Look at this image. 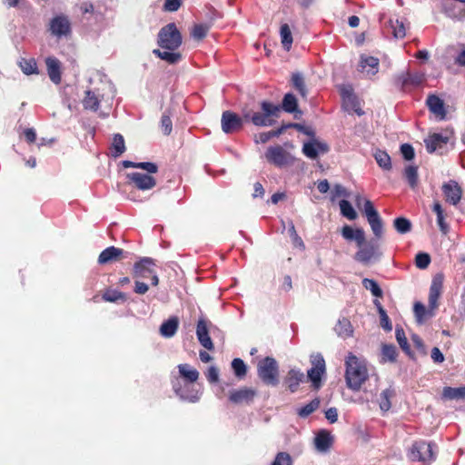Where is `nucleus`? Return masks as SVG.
<instances>
[{"label": "nucleus", "instance_id": "f257e3e1", "mask_svg": "<svg viewBox=\"0 0 465 465\" xmlns=\"http://www.w3.org/2000/svg\"><path fill=\"white\" fill-rule=\"evenodd\" d=\"M261 112H252L248 108L242 110V116L232 111H224L222 114V130L225 134H233L242 129L244 123H252L255 126H272L280 116L279 104L269 101L260 104Z\"/></svg>", "mask_w": 465, "mask_h": 465}, {"label": "nucleus", "instance_id": "f03ea898", "mask_svg": "<svg viewBox=\"0 0 465 465\" xmlns=\"http://www.w3.org/2000/svg\"><path fill=\"white\" fill-rule=\"evenodd\" d=\"M122 164L124 168H140L147 172V173L138 172L127 173L128 184L142 191L153 189L156 185V180L151 175L158 172L156 163L151 162L134 163L125 160L122 162Z\"/></svg>", "mask_w": 465, "mask_h": 465}, {"label": "nucleus", "instance_id": "7ed1b4c3", "mask_svg": "<svg viewBox=\"0 0 465 465\" xmlns=\"http://www.w3.org/2000/svg\"><path fill=\"white\" fill-rule=\"evenodd\" d=\"M345 381L347 387L354 391H359L368 380L369 373L366 364L355 355L350 353L345 361Z\"/></svg>", "mask_w": 465, "mask_h": 465}, {"label": "nucleus", "instance_id": "20e7f679", "mask_svg": "<svg viewBox=\"0 0 465 465\" xmlns=\"http://www.w3.org/2000/svg\"><path fill=\"white\" fill-rule=\"evenodd\" d=\"M182 43V35L174 23H169L160 29L157 35V44L160 47L175 51Z\"/></svg>", "mask_w": 465, "mask_h": 465}, {"label": "nucleus", "instance_id": "39448f33", "mask_svg": "<svg viewBox=\"0 0 465 465\" xmlns=\"http://www.w3.org/2000/svg\"><path fill=\"white\" fill-rule=\"evenodd\" d=\"M257 374L265 385L277 386L280 381L278 362L272 357H265L257 364Z\"/></svg>", "mask_w": 465, "mask_h": 465}, {"label": "nucleus", "instance_id": "423d86ee", "mask_svg": "<svg viewBox=\"0 0 465 465\" xmlns=\"http://www.w3.org/2000/svg\"><path fill=\"white\" fill-rule=\"evenodd\" d=\"M436 449L437 446L433 442L417 440L411 445L408 455L412 461H420L423 464H430L436 460Z\"/></svg>", "mask_w": 465, "mask_h": 465}, {"label": "nucleus", "instance_id": "0eeeda50", "mask_svg": "<svg viewBox=\"0 0 465 465\" xmlns=\"http://www.w3.org/2000/svg\"><path fill=\"white\" fill-rule=\"evenodd\" d=\"M425 81V74L422 73L402 72L393 77L394 85L401 91H407L410 88L418 87Z\"/></svg>", "mask_w": 465, "mask_h": 465}, {"label": "nucleus", "instance_id": "6e6552de", "mask_svg": "<svg viewBox=\"0 0 465 465\" xmlns=\"http://www.w3.org/2000/svg\"><path fill=\"white\" fill-rule=\"evenodd\" d=\"M311 363L312 368L308 370L307 376L312 388L319 390L322 387V377L326 371L325 361L322 354L317 353L311 357Z\"/></svg>", "mask_w": 465, "mask_h": 465}, {"label": "nucleus", "instance_id": "1a4fd4ad", "mask_svg": "<svg viewBox=\"0 0 465 465\" xmlns=\"http://www.w3.org/2000/svg\"><path fill=\"white\" fill-rule=\"evenodd\" d=\"M363 211L374 236L377 240L381 239L383 234V223L371 201H364Z\"/></svg>", "mask_w": 465, "mask_h": 465}, {"label": "nucleus", "instance_id": "9d476101", "mask_svg": "<svg viewBox=\"0 0 465 465\" xmlns=\"http://www.w3.org/2000/svg\"><path fill=\"white\" fill-rule=\"evenodd\" d=\"M264 156L268 163L280 168L292 163V155L281 145L268 147Z\"/></svg>", "mask_w": 465, "mask_h": 465}, {"label": "nucleus", "instance_id": "9b49d317", "mask_svg": "<svg viewBox=\"0 0 465 465\" xmlns=\"http://www.w3.org/2000/svg\"><path fill=\"white\" fill-rule=\"evenodd\" d=\"M49 31L51 35L58 38L69 36L72 33L69 18L64 15H55L50 20Z\"/></svg>", "mask_w": 465, "mask_h": 465}, {"label": "nucleus", "instance_id": "f8f14e48", "mask_svg": "<svg viewBox=\"0 0 465 465\" xmlns=\"http://www.w3.org/2000/svg\"><path fill=\"white\" fill-rule=\"evenodd\" d=\"M381 255L379 251V244L373 241L364 242L361 247H359V251L356 252L354 259L362 263H368L372 259H377Z\"/></svg>", "mask_w": 465, "mask_h": 465}, {"label": "nucleus", "instance_id": "ddd939ff", "mask_svg": "<svg viewBox=\"0 0 465 465\" xmlns=\"http://www.w3.org/2000/svg\"><path fill=\"white\" fill-rule=\"evenodd\" d=\"M444 282V274L442 272L436 273L431 281L429 292V306L431 310H435L439 306V299L441 295Z\"/></svg>", "mask_w": 465, "mask_h": 465}, {"label": "nucleus", "instance_id": "4468645a", "mask_svg": "<svg viewBox=\"0 0 465 465\" xmlns=\"http://www.w3.org/2000/svg\"><path fill=\"white\" fill-rule=\"evenodd\" d=\"M446 203L457 205L462 197V189L454 180L444 183L441 187Z\"/></svg>", "mask_w": 465, "mask_h": 465}, {"label": "nucleus", "instance_id": "2eb2a0df", "mask_svg": "<svg viewBox=\"0 0 465 465\" xmlns=\"http://www.w3.org/2000/svg\"><path fill=\"white\" fill-rule=\"evenodd\" d=\"M257 392L254 389L242 387L229 391L228 399L233 404H250L253 401Z\"/></svg>", "mask_w": 465, "mask_h": 465}, {"label": "nucleus", "instance_id": "dca6fc26", "mask_svg": "<svg viewBox=\"0 0 465 465\" xmlns=\"http://www.w3.org/2000/svg\"><path fill=\"white\" fill-rule=\"evenodd\" d=\"M155 265L153 259L150 257H143L134 264L133 277L134 278H146L153 272V267Z\"/></svg>", "mask_w": 465, "mask_h": 465}, {"label": "nucleus", "instance_id": "f3484780", "mask_svg": "<svg viewBox=\"0 0 465 465\" xmlns=\"http://www.w3.org/2000/svg\"><path fill=\"white\" fill-rule=\"evenodd\" d=\"M196 336L200 344L206 350L213 351L214 349L213 343L209 335L208 322L203 318L199 319L197 322Z\"/></svg>", "mask_w": 465, "mask_h": 465}, {"label": "nucleus", "instance_id": "a211bd4d", "mask_svg": "<svg viewBox=\"0 0 465 465\" xmlns=\"http://www.w3.org/2000/svg\"><path fill=\"white\" fill-rule=\"evenodd\" d=\"M450 135L441 134H432L424 140L427 152L432 153L437 150L442 149L450 141Z\"/></svg>", "mask_w": 465, "mask_h": 465}, {"label": "nucleus", "instance_id": "6ab92c4d", "mask_svg": "<svg viewBox=\"0 0 465 465\" xmlns=\"http://www.w3.org/2000/svg\"><path fill=\"white\" fill-rule=\"evenodd\" d=\"M124 250L115 246L105 248L98 256L99 264H107L113 262H118L124 258Z\"/></svg>", "mask_w": 465, "mask_h": 465}, {"label": "nucleus", "instance_id": "aec40b11", "mask_svg": "<svg viewBox=\"0 0 465 465\" xmlns=\"http://www.w3.org/2000/svg\"><path fill=\"white\" fill-rule=\"evenodd\" d=\"M426 104L429 110L440 120L446 118L447 112L444 102L438 95L434 94H429L426 100Z\"/></svg>", "mask_w": 465, "mask_h": 465}, {"label": "nucleus", "instance_id": "412c9836", "mask_svg": "<svg viewBox=\"0 0 465 465\" xmlns=\"http://www.w3.org/2000/svg\"><path fill=\"white\" fill-rule=\"evenodd\" d=\"M341 235L347 241H355L358 247L365 242V232L361 228L353 229L350 225L341 228Z\"/></svg>", "mask_w": 465, "mask_h": 465}, {"label": "nucleus", "instance_id": "4be33fe9", "mask_svg": "<svg viewBox=\"0 0 465 465\" xmlns=\"http://www.w3.org/2000/svg\"><path fill=\"white\" fill-rule=\"evenodd\" d=\"M45 64L50 80L54 84L61 82V62L55 57L45 58Z\"/></svg>", "mask_w": 465, "mask_h": 465}, {"label": "nucleus", "instance_id": "5701e85b", "mask_svg": "<svg viewBox=\"0 0 465 465\" xmlns=\"http://www.w3.org/2000/svg\"><path fill=\"white\" fill-rule=\"evenodd\" d=\"M379 59L370 55H361L360 67L361 72H366L368 75H375L379 69Z\"/></svg>", "mask_w": 465, "mask_h": 465}, {"label": "nucleus", "instance_id": "b1692460", "mask_svg": "<svg viewBox=\"0 0 465 465\" xmlns=\"http://www.w3.org/2000/svg\"><path fill=\"white\" fill-rule=\"evenodd\" d=\"M179 375L186 383H193L199 379V371L187 363L177 366Z\"/></svg>", "mask_w": 465, "mask_h": 465}, {"label": "nucleus", "instance_id": "393cba45", "mask_svg": "<svg viewBox=\"0 0 465 465\" xmlns=\"http://www.w3.org/2000/svg\"><path fill=\"white\" fill-rule=\"evenodd\" d=\"M179 327V319L177 316H172L167 321L163 322L160 326V333L163 337H173Z\"/></svg>", "mask_w": 465, "mask_h": 465}, {"label": "nucleus", "instance_id": "a878e982", "mask_svg": "<svg viewBox=\"0 0 465 465\" xmlns=\"http://www.w3.org/2000/svg\"><path fill=\"white\" fill-rule=\"evenodd\" d=\"M304 380V374L303 372L292 369L289 371L285 382L287 384L288 389L291 392L297 391L299 385L301 382H302Z\"/></svg>", "mask_w": 465, "mask_h": 465}, {"label": "nucleus", "instance_id": "bb28decb", "mask_svg": "<svg viewBox=\"0 0 465 465\" xmlns=\"http://www.w3.org/2000/svg\"><path fill=\"white\" fill-rule=\"evenodd\" d=\"M314 441L317 450L327 451L332 445V437L327 430H322L316 435Z\"/></svg>", "mask_w": 465, "mask_h": 465}, {"label": "nucleus", "instance_id": "cd10ccee", "mask_svg": "<svg viewBox=\"0 0 465 465\" xmlns=\"http://www.w3.org/2000/svg\"><path fill=\"white\" fill-rule=\"evenodd\" d=\"M125 152V143L124 136L120 134L114 135L113 143L110 147V154L114 158H118Z\"/></svg>", "mask_w": 465, "mask_h": 465}, {"label": "nucleus", "instance_id": "c85d7f7f", "mask_svg": "<svg viewBox=\"0 0 465 465\" xmlns=\"http://www.w3.org/2000/svg\"><path fill=\"white\" fill-rule=\"evenodd\" d=\"M432 211L437 215V223L440 227V232L446 235L449 232L450 227L445 221V214L441 204L439 202H435L432 206Z\"/></svg>", "mask_w": 465, "mask_h": 465}, {"label": "nucleus", "instance_id": "c756f323", "mask_svg": "<svg viewBox=\"0 0 465 465\" xmlns=\"http://www.w3.org/2000/svg\"><path fill=\"white\" fill-rule=\"evenodd\" d=\"M395 396V391L391 388L383 390L379 398V405L382 411H388L391 407V399Z\"/></svg>", "mask_w": 465, "mask_h": 465}, {"label": "nucleus", "instance_id": "7c9ffc66", "mask_svg": "<svg viewBox=\"0 0 465 465\" xmlns=\"http://www.w3.org/2000/svg\"><path fill=\"white\" fill-rule=\"evenodd\" d=\"M153 54L162 60L166 61L170 64H175L182 59V54L174 51H161L159 49L153 50Z\"/></svg>", "mask_w": 465, "mask_h": 465}, {"label": "nucleus", "instance_id": "2f4dec72", "mask_svg": "<svg viewBox=\"0 0 465 465\" xmlns=\"http://www.w3.org/2000/svg\"><path fill=\"white\" fill-rule=\"evenodd\" d=\"M292 85L302 98H307L308 92L304 82V78L302 75V74L293 73L292 74Z\"/></svg>", "mask_w": 465, "mask_h": 465}, {"label": "nucleus", "instance_id": "473e14b6", "mask_svg": "<svg viewBox=\"0 0 465 465\" xmlns=\"http://www.w3.org/2000/svg\"><path fill=\"white\" fill-rule=\"evenodd\" d=\"M281 111L283 110L286 113H295L298 110V102L294 94L288 93L282 99V105H279Z\"/></svg>", "mask_w": 465, "mask_h": 465}, {"label": "nucleus", "instance_id": "72a5a7b5", "mask_svg": "<svg viewBox=\"0 0 465 465\" xmlns=\"http://www.w3.org/2000/svg\"><path fill=\"white\" fill-rule=\"evenodd\" d=\"M102 299L108 302H117L119 301L124 302L127 300V296L123 292L114 289H106L102 295Z\"/></svg>", "mask_w": 465, "mask_h": 465}, {"label": "nucleus", "instance_id": "f704fd0d", "mask_svg": "<svg viewBox=\"0 0 465 465\" xmlns=\"http://www.w3.org/2000/svg\"><path fill=\"white\" fill-rule=\"evenodd\" d=\"M280 35H281V42H282L283 48L286 51H289L291 49L292 42H293L292 31H291L289 25L283 24L281 25Z\"/></svg>", "mask_w": 465, "mask_h": 465}, {"label": "nucleus", "instance_id": "c9c22d12", "mask_svg": "<svg viewBox=\"0 0 465 465\" xmlns=\"http://www.w3.org/2000/svg\"><path fill=\"white\" fill-rule=\"evenodd\" d=\"M442 397L449 400L465 399V386L459 388L444 387Z\"/></svg>", "mask_w": 465, "mask_h": 465}, {"label": "nucleus", "instance_id": "e433bc0d", "mask_svg": "<svg viewBox=\"0 0 465 465\" xmlns=\"http://www.w3.org/2000/svg\"><path fill=\"white\" fill-rule=\"evenodd\" d=\"M335 331L338 335L344 338L351 336L353 332L351 322L346 318H342L338 321V323L335 326Z\"/></svg>", "mask_w": 465, "mask_h": 465}, {"label": "nucleus", "instance_id": "4c0bfd02", "mask_svg": "<svg viewBox=\"0 0 465 465\" xmlns=\"http://www.w3.org/2000/svg\"><path fill=\"white\" fill-rule=\"evenodd\" d=\"M398 356L397 349L393 344H383L381 348V362L396 361Z\"/></svg>", "mask_w": 465, "mask_h": 465}, {"label": "nucleus", "instance_id": "58836bf2", "mask_svg": "<svg viewBox=\"0 0 465 465\" xmlns=\"http://www.w3.org/2000/svg\"><path fill=\"white\" fill-rule=\"evenodd\" d=\"M374 158L381 168L385 171L391 170V156L385 151L378 150L374 153Z\"/></svg>", "mask_w": 465, "mask_h": 465}, {"label": "nucleus", "instance_id": "ea45409f", "mask_svg": "<svg viewBox=\"0 0 465 465\" xmlns=\"http://www.w3.org/2000/svg\"><path fill=\"white\" fill-rule=\"evenodd\" d=\"M100 101L97 96L91 91L85 92V96L83 100V105L85 109L97 111L99 108Z\"/></svg>", "mask_w": 465, "mask_h": 465}, {"label": "nucleus", "instance_id": "a19ab883", "mask_svg": "<svg viewBox=\"0 0 465 465\" xmlns=\"http://www.w3.org/2000/svg\"><path fill=\"white\" fill-rule=\"evenodd\" d=\"M389 25L395 38L401 39L406 35V29L402 21H400L399 19H390Z\"/></svg>", "mask_w": 465, "mask_h": 465}, {"label": "nucleus", "instance_id": "79ce46f5", "mask_svg": "<svg viewBox=\"0 0 465 465\" xmlns=\"http://www.w3.org/2000/svg\"><path fill=\"white\" fill-rule=\"evenodd\" d=\"M339 205L342 216L346 217L351 221L355 220L357 218V213L349 201L341 200Z\"/></svg>", "mask_w": 465, "mask_h": 465}, {"label": "nucleus", "instance_id": "37998d69", "mask_svg": "<svg viewBox=\"0 0 465 465\" xmlns=\"http://www.w3.org/2000/svg\"><path fill=\"white\" fill-rule=\"evenodd\" d=\"M320 406L319 398H315L306 405L300 408L297 411L298 415L302 418H306L313 413Z\"/></svg>", "mask_w": 465, "mask_h": 465}, {"label": "nucleus", "instance_id": "c03bdc74", "mask_svg": "<svg viewBox=\"0 0 465 465\" xmlns=\"http://www.w3.org/2000/svg\"><path fill=\"white\" fill-rule=\"evenodd\" d=\"M210 28L211 26L207 24L194 25L191 31V35L193 39L201 41L207 35Z\"/></svg>", "mask_w": 465, "mask_h": 465}, {"label": "nucleus", "instance_id": "a18cd8bd", "mask_svg": "<svg viewBox=\"0 0 465 465\" xmlns=\"http://www.w3.org/2000/svg\"><path fill=\"white\" fill-rule=\"evenodd\" d=\"M404 177L409 185L414 189L418 184V167L413 165L407 166L404 170Z\"/></svg>", "mask_w": 465, "mask_h": 465}, {"label": "nucleus", "instance_id": "49530a36", "mask_svg": "<svg viewBox=\"0 0 465 465\" xmlns=\"http://www.w3.org/2000/svg\"><path fill=\"white\" fill-rule=\"evenodd\" d=\"M232 368L233 370L234 375L240 380L243 379L247 374V366L240 358H235L232 360Z\"/></svg>", "mask_w": 465, "mask_h": 465}, {"label": "nucleus", "instance_id": "de8ad7c7", "mask_svg": "<svg viewBox=\"0 0 465 465\" xmlns=\"http://www.w3.org/2000/svg\"><path fill=\"white\" fill-rule=\"evenodd\" d=\"M395 230L401 233L405 234L411 230V223L405 217H398L393 221Z\"/></svg>", "mask_w": 465, "mask_h": 465}, {"label": "nucleus", "instance_id": "09e8293b", "mask_svg": "<svg viewBox=\"0 0 465 465\" xmlns=\"http://www.w3.org/2000/svg\"><path fill=\"white\" fill-rule=\"evenodd\" d=\"M362 285L365 289L370 290L373 296L377 298L382 297V290L375 280L365 278L362 280Z\"/></svg>", "mask_w": 465, "mask_h": 465}, {"label": "nucleus", "instance_id": "8fccbe9b", "mask_svg": "<svg viewBox=\"0 0 465 465\" xmlns=\"http://www.w3.org/2000/svg\"><path fill=\"white\" fill-rule=\"evenodd\" d=\"M396 340L404 352L411 354V347L405 335V331L401 327L397 326L395 330Z\"/></svg>", "mask_w": 465, "mask_h": 465}, {"label": "nucleus", "instance_id": "3c124183", "mask_svg": "<svg viewBox=\"0 0 465 465\" xmlns=\"http://www.w3.org/2000/svg\"><path fill=\"white\" fill-rule=\"evenodd\" d=\"M20 67L25 74H37V64L34 58L22 59L20 62Z\"/></svg>", "mask_w": 465, "mask_h": 465}, {"label": "nucleus", "instance_id": "603ef678", "mask_svg": "<svg viewBox=\"0 0 465 465\" xmlns=\"http://www.w3.org/2000/svg\"><path fill=\"white\" fill-rule=\"evenodd\" d=\"M160 127L164 135L171 134L173 131V123L171 120V113L169 111L165 112L161 118Z\"/></svg>", "mask_w": 465, "mask_h": 465}, {"label": "nucleus", "instance_id": "864d4df0", "mask_svg": "<svg viewBox=\"0 0 465 465\" xmlns=\"http://www.w3.org/2000/svg\"><path fill=\"white\" fill-rule=\"evenodd\" d=\"M271 465H292V460L285 451L278 452Z\"/></svg>", "mask_w": 465, "mask_h": 465}, {"label": "nucleus", "instance_id": "5fc2aeb1", "mask_svg": "<svg viewBox=\"0 0 465 465\" xmlns=\"http://www.w3.org/2000/svg\"><path fill=\"white\" fill-rule=\"evenodd\" d=\"M430 256L426 252H419L415 257V265L419 269H426L430 263Z\"/></svg>", "mask_w": 465, "mask_h": 465}, {"label": "nucleus", "instance_id": "6e6d98bb", "mask_svg": "<svg viewBox=\"0 0 465 465\" xmlns=\"http://www.w3.org/2000/svg\"><path fill=\"white\" fill-rule=\"evenodd\" d=\"M302 152L311 159H315L318 156V150L316 149V144L314 143H304Z\"/></svg>", "mask_w": 465, "mask_h": 465}, {"label": "nucleus", "instance_id": "4d7b16f0", "mask_svg": "<svg viewBox=\"0 0 465 465\" xmlns=\"http://www.w3.org/2000/svg\"><path fill=\"white\" fill-rule=\"evenodd\" d=\"M401 153L403 158L407 161L412 160L415 156L414 149L410 143L401 144Z\"/></svg>", "mask_w": 465, "mask_h": 465}, {"label": "nucleus", "instance_id": "13d9d810", "mask_svg": "<svg viewBox=\"0 0 465 465\" xmlns=\"http://www.w3.org/2000/svg\"><path fill=\"white\" fill-rule=\"evenodd\" d=\"M380 315V323H381V326L386 331H391L392 330V324L391 322V320L389 318V316L387 315V312L386 311H381V312L379 313Z\"/></svg>", "mask_w": 465, "mask_h": 465}, {"label": "nucleus", "instance_id": "bf43d9fd", "mask_svg": "<svg viewBox=\"0 0 465 465\" xmlns=\"http://www.w3.org/2000/svg\"><path fill=\"white\" fill-rule=\"evenodd\" d=\"M289 232L291 233V236L292 238L294 245L298 246V247H300L302 249H304L305 248L304 242L302 240V238L297 234V232L295 230V227H294L293 223L291 224V226L289 228Z\"/></svg>", "mask_w": 465, "mask_h": 465}, {"label": "nucleus", "instance_id": "052dcab7", "mask_svg": "<svg viewBox=\"0 0 465 465\" xmlns=\"http://www.w3.org/2000/svg\"><path fill=\"white\" fill-rule=\"evenodd\" d=\"M347 104H349L351 106V109L358 114V115H361L363 114V112L361 111V109L360 108V104L357 100V97L353 94H349L348 95V102Z\"/></svg>", "mask_w": 465, "mask_h": 465}, {"label": "nucleus", "instance_id": "680f3d73", "mask_svg": "<svg viewBox=\"0 0 465 465\" xmlns=\"http://www.w3.org/2000/svg\"><path fill=\"white\" fill-rule=\"evenodd\" d=\"M413 310H414L415 316L418 318L419 321H421L425 318L427 310H426V307L424 306V304H422L420 302H417L414 303Z\"/></svg>", "mask_w": 465, "mask_h": 465}, {"label": "nucleus", "instance_id": "e2e57ef3", "mask_svg": "<svg viewBox=\"0 0 465 465\" xmlns=\"http://www.w3.org/2000/svg\"><path fill=\"white\" fill-rule=\"evenodd\" d=\"M181 5V0H165L163 9L168 12H175L180 8Z\"/></svg>", "mask_w": 465, "mask_h": 465}, {"label": "nucleus", "instance_id": "0e129e2a", "mask_svg": "<svg viewBox=\"0 0 465 465\" xmlns=\"http://www.w3.org/2000/svg\"><path fill=\"white\" fill-rule=\"evenodd\" d=\"M341 196H343V197L348 196V193H347L346 189L341 184H335V186L332 190V193H331V201H334L336 198H339Z\"/></svg>", "mask_w": 465, "mask_h": 465}, {"label": "nucleus", "instance_id": "69168bd1", "mask_svg": "<svg viewBox=\"0 0 465 465\" xmlns=\"http://www.w3.org/2000/svg\"><path fill=\"white\" fill-rule=\"evenodd\" d=\"M288 126H291V128H294L297 131L305 134L306 135H309V136H313L314 135V132L311 128L306 127V126H304V125H302L301 124L289 123Z\"/></svg>", "mask_w": 465, "mask_h": 465}, {"label": "nucleus", "instance_id": "338daca9", "mask_svg": "<svg viewBox=\"0 0 465 465\" xmlns=\"http://www.w3.org/2000/svg\"><path fill=\"white\" fill-rule=\"evenodd\" d=\"M206 378L211 383L217 382L219 379L218 370L213 366L210 367L207 371Z\"/></svg>", "mask_w": 465, "mask_h": 465}, {"label": "nucleus", "instance_id": "774afa93", "mask_svg": "<svg viewBox=\"0 0 465 465\" xmlns=\"http://www.w3.org/2000/svg\"><path fill=\"white\" fill-rule=\"evenodd\" d=\"M430 357L436 363H441L444 361V355L438 347H434L431 350Z\"/></svg>", "mask_w": 465, "mask_h": 465}]
</instances>
